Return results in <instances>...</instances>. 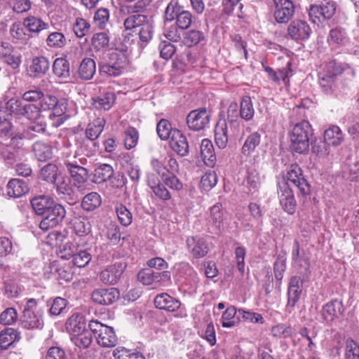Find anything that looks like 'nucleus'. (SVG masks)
Wrapping results in <instances>:
<instances>
[{"label": "nucleus", "mask_w": 359, "mask_h": 359, "mask_svg": "<svg viewBox=\"0 0 359 359\" xmlns=\"http://www.w3.org/2000/svg\"><path fill=\"white\" fill-rule=\"evenodd\" d=\"M17 334L12 328H6L0 332V350L11 347L16 340Z\"/></svg>", "instance_id": "obj_47"}, {"label": "nucleus", "mask_w": 359, "mask_h": 359, "mask_svg": "<svg viewBox=\"0 0 359 359\" xmlns=\"http://www.w3.org/2000/svg\"><path fill=\"white\" fill-rule=\"evenodd\" d=\"M43 310L37 306V301L27 299L21 317L22 326L26 329H41L43 326Z\"/></svg>", "instance_id": "obj_2"}, {"label": "nucleus", "mask_w": 359, "mask_h": 359, "mask_svg": "<svg viewBox=\"0 0 359 359\" xmlns=\"http://www.w3.org/2000/svg\"><path fill=\"white\" fill-rule=\"evenodd\" d=\"M50 62L45 57H36L32 60L30 66L31 72L34 74V76L43 75L49 69Z\"/></svg>", "instance_id": "obj_45"}, {"label": "nucleus", "mask_w": 359, "mask_h": 359, "mask_svg": "<svg viewBox=\"0 0 359 359\" xmlns=\"http://www.w3.org/2000/svg\"><path fill=\"white\" fill-rule=\"evenodd\" d=\"M308 280H303V276H292L289 281L287 287V309L289 312L293 309L299 302L302 292L303 283Z\"/></svg>", "instance_id": "obj_14"}, {"label": "nucleus", "mask_w": 359, "mask_h": 359, "mask_svg": "<svg viewBox=\"0 0 359 359\" xmlns=\"http://www.w3.org/2000/svg\"><path fill=\"white\" fill-rule=\"evenodd\" d=\"M186 243L189 252L194 258L203 257L209 251L208 244L205 239L198 236L188 237Z\"/></svg>", "instance_id": "obj_23"}, {"label": "nucleus", "mask_w": 359, "mask_h": 359, "mask_svg": "<svg viewBox=\"0 0 359 359\" xmlns=\"http://www.w3.org/2000/svg\"><path fill=\"white\" fill-rule=\"evenodd\" d=\"M210 117L211 114L206 108L192 110L187 116V126L194 131L204 130L209 126Z\"/></svg>", "instance_id": "obj_8"}, {"label": "nucleus", "mask_w": 359, "mask_h": 359, "mask_svg": "<svg viewBox=\"0 0 359 359\" xmlns=\"http://www.w3.org/2000/svg\"><path fill=\"white\" fill-rule=\"evenodd\" d=\"M41 111L51 110L49 117H60L65 114L67 107V102L65 99L58 100L56 97L53 95L43 94V97L40 101Z\"/></svg>", "instance_id": "obj_9"}, {"label": "nucleus", "mask_w": 359, "mask_h": 359, "mask_svg": "<svg viewBox=\"0 0 359 359\" xmlns=\"http://www.w3.org/2000/svg\"><path fill=\"white\" fill-rule=\"evenodd\" d=\"M18 319V313L14 308H7L0 314V323L3 325H12Z\"/></svg>", "instance_id": "obj_64"}, {"label": "nucleus", "mask_w": 359, "mask_h": 359, "mask_svg": "<svg viewBox=\"0 0 359 359\" xmlns=\"http://www.w3.org/2000/svg\"><path fill=\"white\" fill-rule=\"evenodd\" d=\"M40 178L48 182L54 183L57 179V167L53 163H48L40 170Z\"/></svg>", "instance_id": "obj_53"}, {"label": "nucleus", "mask_w": 359, "mask_h": 359, "mask_svg": "<svg viewBox=\"0 0 359 359\" xmlns=\"http://www.w3.org/2000/svg\"><path fill=\"white\" fill-rule=\"evenodd\" d=\"M222 325L224 327H232L236 325L241 318H238V311L233 306L227 307L222 316Z\"/></svg>", "instance_id": "obj_42"}, {"label": "nucleus", "mask_w": 359, "mask_h": 359, "mask_svg": "<svg viewBox=\"0 0 359 359\" xmlns=\"http://www.w3.org/2000/svg\"><path fill=\"white\" fill-rule=\"evenodd\" d=\"M105 120L104 118L98 117L89 123L86 127L85 134L88 140L90 141L94 147H97L96 140L102 133Z\"/></svg>", "instance_id": "obj_25"}, {"label": "nucleus", "mask_w": 359, "mask_h": 359, "mask_svg": "<svg viewBox=\"0 0 359 359\" xmlns=\"http://www.w3.org/2000/svg\"><path fill=\"white\" fill-rule=\"evenodd\" d=\"M32 151L39 161H46L53 156L52 147L42 141H36L32 144Z\"/></svg>", "instance_id": "obj_34"}, {"label": "nucleus", "mask_w": 359, "mask_h": 359, "mask_svg": "<svg viewBox=\"0 0 359 359\" xmlns=\"http://www.w3.org/2000/svg\"><path fill=\"white\" fill-rule=\"evenodd\" d=\"M126 268L123 262H117L105 268L100 275V280L104 284L114 285L118 282Z\"/></svg>", "instance_id": "obj_17"}, {"label": "nucleus", "mask_w": 359, "mask_h": 359, "mask_svg": "<svg viewBox=\"0 0 359 359\" xmlns=\"http://www.w3.org/2000/svg\"><path fill=\"white\" fill-rule=\"evenodd\" d=\"M175 129H172L171 123L166 119H161L157 124L156 132L158 137L165 140L173 136V132Z\"/></svg>", "instance_id": "obj_54"}, {"label": "nucleus", "mask_w": 359, "mask_h": 359, "mask_svg": "<svg viewBox=\"0 0 359 359\" xmlns=\"http://www.w3.org/2000/svg\"><path fill=\"white\" fill-rule=\"evenodd\" d=\"M291 264L298 276H303V280H309L311 270L310 260L305 251L300 248L299 242L295 240L291 252Z\"/></svg>", "instance_id": "obj_5"}, {"label": "nucleus", "mask_w": 359, "mask_h": 359, "mask_svg": "<svg viewBox=\"0 0 359 359\" xmlns=\"http://www.w3.org/2000/svg\"><path fill=\"white\" fill-rule=\"evenodd\" d=\"M312 135L313 129L308 121L304 120L294 125L289 133L292 152L302 154L308 151Z\"/></svg>", "instance_id": "obj_1"}, {"label": "nucleus", "mask_w": 359, "mask_h": 359, "mask_svg": "<svg viewBox=\"0 0 359 359\" xmlns=\"http://www.w3.org/2000/svg\"><path fill=\"white\" fill-rule=\"evenodd\" d=\"M144 6L145 5H143L142 2H137L133 8V14L124 20V22H147L149 21L147 17L145 15L140 13V10L142 9Z\"/></svg>", "instance_id": "obj_56"}, {"label": "nucleus", "mask_w": 359, "mask_h": 359, "mask_svg": "<svg viewBox=\"0 0 359 359\" xmlns=\"http://www.w3.org/2000/svg\"><path fill=\"white\" fill-rule=\"evenodd\" d=\"M120 296L119 291L114 287L99 288L91 294L92 300L99 304L109 305L116 302Z\"/></svg>", "instance_id": "obj_22"}, {"label": "nucleus", "mask_w": 359, "mask_h": 359, "mask_svg": "<svg viewBox=\"0 0 359 359\" xmlns=\"http://www.w3.org/2000/svg\"><path fill=\"white\" fill-rule=\"evenodd\" d=\"M224 211L222 206L219 203L214 205L210 209V215L208 218V222L217 231H220L223 227Z\"/></svg>", "instance_id": "obj_36"}, {"label": "nucleus", "mask_w": 359, "mask_h": 359, "mask_svg": "<svg viewBox=\"0 0 359 359\" xmlns=\"http://www.w3.org/2000/svg\"><path fill=\"white\" fill-rule=\"evenodd\" d=\"M287 31L292 39L299 40L308 39L311 29L309 24H290Z\"/></svg>", "instance_id": "obj_39"}, {"label": "nucleus", "mask_w": 359, "mask_h": 359, "mask_svg": "<svg viewBox=\"0 0 359 359\" xmlns=\"http://www.w3.org/2000/svg\"><path fill=\"white\" fill-rule=\"evenodd\" d=\"M336 4L329 1L323 6L311 5L308 11L309 16L312 22H322L330 20L335 13Z\"/></svg>", "instance_id": "obj_15"}, {"label": "nucleus", "mask_w": 359, "mask_h": 359, "mask_svg": "<svg viewBox=\"0 0 359 359\" xmlns=\"http://www.w3.org/2000/svg\"><path fill=\"white\" fill-rule=\"evenodd\" d=\"M66 215L65 208L54 202L46 212L43 215V218L39 223V228L43 231H47L60 224Z\"/></svg>", "instance_id": "obj_7"}, {"label": "nucleus", "mask_w": 359, "mask_h": 359, "mask_svg": "<svg viewBox=\"0 0 359 359\" xmlns=\"http://www.w3.org/2000/svg\"><path fill=\"white\" fill-rule=\"evenodd\" d=\"M215 141L217 147L224 149L228 143V126L225 119H219L215 128Z\"/></svg>", "instance_id": "obj_32"}, {"label": "nucleus", "mask_w": 359, "mask_h": 359, "mask_svg": "<svg viewBox=\"0 0 359 359\" xmlns=\"http://www.w3.org/2000/svg\"><path fill=\"white\" fill-rule=\"evenodd\" d=\"M118 222L124 226H129L133 222V214L130 210L121 203L115 206Z\"/></svg>", "instance_id": "obj_52"}, {"label": "nucleus", "mask_w": 359, "mask_h": 359, "mask_svg": "<svg viewBox=\"0 0 359 359\" xmlns=\"http://www.w3.org/2000/svg\"><path fill=\"white\" fill-rule=\"evenodd\" d=\"M324 140L330 146L337 147L344 141V134L337 126H331L324 132Z\"/></svg>", "instance_id": "obj_37"}, {"label": "nucleus", "mask_w": 359, "mask_h": 359, "mask_svg": "<svg viewBox=\"0 0 359 359\" xmlns=\"http://www.w3.org/2000/svg\"><path fill=\"white\" fill-rule=\"evenodd\" d=\"M217 183V175L215 172H206L201 177V184L205 191H209Z\"/></svg>", "instance_id": "obj_63"}, {"label": "nucleus", "mask_w": 359, "mask_h": 359, "mask_svg": "<svg viewBox=\"0 0 359 359\" xmlns=\"http://www.w3.org/2000/svg\"><path fill=\"white\" fill-rule=\"evenodd\" d=\"M0 58L13 69L18 68L21 62L20 54L7 41H0Z\"/></svg>", "instance_id": "obj_21"}, {"label": "nucleus", "mask_w": 359, "mask_h": 359, "mask_svg": "<svg viewBox=\"0 0 359 359\" xmlns=\"http://www.w3.org/2000/svg\"><path fill=\"white\" fill-rule=\"evenodd\" d=\"M129 63L127 54L110 53L108 62L100 61L98 62L99 69L101 73L110 76L121 75Z\"/></svg>", "instance_id": "obj_4"}, {"label": "nucleus", "mask_w": 359, "mask_h": 359, "mask_svg": "<svg viewBox=\"0 0 359 359\" xmlns=\"http://www.w3.org/2000/svg\"><path fill=\"white\" fill-rule=\"evenodd\" d=\"M276 22H288L294 13V6L290 0H273Z\"/></svg>", "instance_id": "obj_19"}, {"label": "nucleus", "mask_w": 359, "mask_h": 359, "mask_svg": "<svg viewBox=\"0 0 359 359\" xmlns=\"http://www.w3.org/2000/svg\"><path fill=\"white\" fill-rule=\"evenodd\" d=\"M124 144L127 149H130L136 146L139 139L138 131L133 127H128L124 131Z\"/></svg>", "instance_id": "obj_55"}, {"label": "nucleus", "mask_w": 359, "mask_h": 359, "mask_svg": "<svg viewBox=\"0 0 359 359\" xmlns=\"http://www.w3.org/2000/svg\"><path fill=\"white\" fill-rule=\"evenodd\" d=\"M101 197L97 192L86 194L82 200L81 207L85 211L91 212L100 206Z\"/></svg>", "instance_id": "obj_44"}, {"label": "nucleus", "mask_w": 359, "mask_h": 359, "mask_svg": "<svg viewBox=\"0 0 359 359\" xmlns=\"http://www.w3.org/2000/svg\"><path fill=\"white\" fill-rule=\"evenodd\" d=\"M91 260V255L87 250L80 249L72 258V262L76 266L82 268L86 266Z\"/></svg>", "instance_id": "obj_58"}, {"label": "nucleus", "mask_w": 359, "mask_h": 359, "mask_svg": "<svg viewBox=\"0 0 359 359\" xmlns=\"http://www.w3.org/2000/svg\"><path fill=\"white\" fill-rule=\"evenodd\" d=\"M238 318L243 319L244 321L252 323H264V318L259 313L247 311L243 309H239L238 311Z\"/></svg>", "instance_id": "obj_60"}, {"label": "nucleus", "mask_w": 359, "mask_h": 359, "mask_svg": "<svg viewBox=\"0 0 359 359\" xmlns=\"http://www.w3.org/2000/svg\"><path fill=\"white\" fill-rule=\"evenodd\" d=\"M88 327L95 335L99 345L109 348L117 344L118 338L112 327L104 325L98 320H90Z\"/></svg>", "instance_id": "obj_3"}, {"label": "nucleus", "mask_w": 359, "mask_h": 359, "mask_svg": "<svg viewBox=\"0 0 359 359\" xmlns=\"http://www.w3.org/2000/svg\"><path fill=\"white\" fill-rule=\"evenodd\" d=\"M20 115L29 120H36L40 116V109L33 104H22Z\"/></svg>", "instance_id": "obj_61"}, {"label": "nucleus", "mask_w": 359, "mask_h": 359, "mask_svg": "<svg viewBox=\"0 0 359 359\" xmlns=\"http://www.w3.org/2000/svg\"><path fill=\"white\" fill-rule=\"evenodd\" d=\"M113 355L116 359H145L143 354L137 350L123 347L116 348Z\"/></svg>", "instance_id": "obj_50"}, {"label": "nucleus", "mask_w": 359, "mask_h": 359, "mask_svg": "<svg viewBox=\"0 0 359 359\" xmlns=\"http://www.w3.org/2000/svg\"><path fill=\"white\" fill-rule=\"evenodd\" d=\"M170 139V144L173 151L181 156H185L189 154V144L187 137L180 130L175 129L173 132V136Z\"/></svg>", "instance_id": "obj_26"}, {"label": "nucleus", "mask_w": 359, "mask_h": 359, "mask_svg": "<svg viewBox=\"0 0 359 359\" xmlns=\"http://www.w3.org/2000/svg\"><path fill=\"white\" fill-rule=\"evenodd\" d=\"M278 194L280 204L283 210L289 215H293L297 208V201L295 200L293 191L287 182L278 184Z\"/></svg>", "instance_id": "obj_13"}, {"label": "nucleus", "mask_w": 359, "mask_h": 359, "mask_svg": "<svg viewBox=\"0 0 359 359\" xmlns=\"http://www.w3.org/2000/svg\"><path fill=\"white\" fill-rule=\"evenodd\" d=\"M46 24H13L10 29L13 38L26 40L32 36V33H37L46 28Z\"/></svg>", "instance_id": "obj_20"}, {"label": "nucleus", "mask_w": 359, "mask_h": 359, "mask_svg": "<svg viewBox=\"0 0 359 359\" xmlns=\"http://www.w3.org/2000/svg\"><path fill=\"white\" fill-rule=\"evenodd\" d=\"M92 333L93 332H91L90 330H85L83 332H81L78 335L71 337V340L79 348H86L92 343Z\"/></svg>", "instance_id": "obj_51"}, {"label": "nucleus", "mask_w": 359, "mask_h": 359, "mask_svg": "<svg viewBox=\"0 0 359 359\" xmlns=\"http://www.w3.org/2000/svg\"><path fill=\"white\" fill-rule=\"evenodd\" d=\"M95 71L96 65L94 60L90 57H85L80 63L78 75L81 79L88 81L93 78Z\"/></svg>", "instance_id": "obj_35"}, {"label": "nucleus", "mask_w": 359, "mask_h": 359, "mask_svg": "<svg viewBox=\"0 0 359 359\" xmlns=\"http://www.w3.org/2000/svg\"><path fill=\"white\" fill-rule=\"evenodd\" d=\"M93 107L98 110L107 111L111 108L116 100V95L113 92H105L92 98Z\"/></svg>", "instance_id": "obj_30"}, {"label": "nucleus", "mask_w": 359, "mask_h": 359, "mask_svg": "<svg viewBox=\"0 0 359 359\" xmlns=\"http://www.w3.org/2000/svg\"><path fill=\"white\" fill-rule=\"evenodd\" d=\"M65 164L73 180L74 186L79 191L83 192L85 190V184L88 179L87 169L79 165L76 161H67Z\"/></svg>", "instance_id": "obj_11"}, {"label": "nucleus", "mask_w": 359, "mask_h": 359, "mask_svg": "<svg viewBox=\"0 0 359 359\" xmlns=\"http://www.w3.org/2000/svg\"><path fill=\"white\" fill-rule=\"evenodd\" d=\"M261 135L257 132H254L246 138L241 151L245 156H249L254 152L256 148L260 144Z\"/></svg>", "instance_id": "obj_41"}, {"label": "nucleus", "mask_w": 359, "mask_h": 359, "mask_svg": "<svg viewBox=\"0 0 359 359\" xmlns=\"http://www.w3.org/2000/svg\"><path fill=\"white\" fill-rule=\"evenodd\" d=\"M53 184L57 193L62 195V198L69 201V204H74L79 201V197L76 195L69 178L59 177Z\"/></svg>", "instance_id": "obj_18"}, {"label": "nucleus", "mask_w": 359, "mask_h": 359, "mask_svg": "<svg viewBox=\"0 0 359 359\" xmlns=\"http://www.w3.org/2000/svg\"><path fill=\"white\" fill-rule=\"evenodd\" d=\"M201 156L205 164L209 167H213L216 156L212 142L208 139H203L201 143Z\"/></svg>", "instance_id": "obj_33"}, {"label": "nucleus", "mask_w": 359, "mask_h": 359, "mask_svg": "<svg viewBox=\"0 0 359 359\" xmlns=\"http://www.w3.org/2000/svg\"><path fill=\"white\" fill-rule=\"evenodd\" d=\"M192 17L189 11H184L178 3L174 0L171 1L167 6L165 11V20L166 21H174L175 22H191Z\"/></svg>", "instance_id": "obj_16"}, {"label": "nucleus", "mask_w": 359, "mask_h": 359, "mask_svg": "<svg viewBox=\"0 0 359 359\" xmlns=\"http://www.w3.org/2000/svg\"><path fill=\"white\" fill-rule=\"evenodd\" d=\"M154 304L156 308L168 311H175L180 309L181 302L167 293H162L156 295L154 299Z\"/></svg>", "instance_id": "obj_27"}, {"label": "nucleus", "mask_w": 359, "mask_h": 359, "mask_svg": "<svg viewBox=\"0 0 359 359\" xmlns=\"http://www.w3.org/2000/svg\"><path fill=\"white\" fill-rule=\"evenodd\" d=\"M29 191L27 184L22 180L11 179L6 185V194L10 198H20Z\"/></svg>", "instance_id": "obj_29"}, {"label": "nucleus", "mask_w": 359, "mask_h": 359, "mask_svg": "<svg viewBox=\"0 0 359 359\" xmlns=\"http://www.w3.org/2000/svg\"><path fill=\"white\" fill-rule=\"evenodd\" d=\"M286 180L287 181L283 182H287L289 185L290 183L294 185L302 195L307 196L310 194V184L304 178L302 168L299 165L296 163L290 165L287 172Z\"/></svg>", "instance_id": "obj_10"}, {"label": "nucleus", "mask_w": 359, "mask_h": 359, "mask_svg": "<svg viewBox=\"0 0 359 359\" xmlns=\"http://www.w3.org/2000/svg\"><path fill=\"white\" fill-rule=\"evenodd\" d=\"M140 25H142V27L138 30V35L142 41L148 42L152 38L153 34V27L150 24H123L124 29V36L125 37H128L129 36H133V32H136L137 28Z\"/></svg>", "instance_id": "obj_24"}, {"label": "nucleus", "mask_w": 359, "mask_h": 359, "mask_svg": "<svg viewBox=\"0 0 359 359\" xmlns=\"http://www.w3.org/2000/svg\"><path fill=\"white\" fill-rule=\"evenodd\" d=\"M137 278L140 282L145 285H151L153 284H163L170 281V274L168 271L161 272L155 271L151 268L142 269L137 274Z\"/></svg>", "instance_id": "obj_12"}, {"label": "nucleus", "mask_w": 359, "mask_h": 359, "mask_svg": "<svg viewBox=\"0 0 359 359\" xmlns=\"http://www.w3.org/2000/svg\"><path fill=\"white\" fill-rule=\"evenodd\" d=\"M190 24L185 27L179 26V24H171L170 26L165 28L164 35L165 36L172 41H178L181 36L184 34V30L187 29L189 27Z\"/></svg>", "instance_id": "obj_48"}, {"label": "nucleus", "mask_w": 359, "mask_h": 359, "mask_svg": "<svg viewBox=\"0 0 359 359\" xmlns=\"http://www.w3.org/2000/svg\"><path fill=\"white\" fill-rule=\"evenodd\" d=\"M344 359H359V344L352 339L346 341Z\"/></svg>", "instance_id": "obj_57"}, {"label": "nucleus", "mask_w": 359, "mask_h": 359, "mask_svg": "<svg viewBox=\"0 0 359 359\" xmlns=\"http://www.w3.org/2000/svg\"><path fill=\"white\" fill-rule=\"evenodd\" d=\"M183 36V42L187 46L197 44L203 37V33L196 29H190L187 32L184 30Z\"/></svg>", "instance_id": "obj_59"}, {"label": "nucleus", "mask_w": 359, "mask_h": 359, "mask_svg": "<svg viewBox=\"0 0 359 359\" xmlns=\"http://www.w3.org/2000/svg\"><path fill=\"white\" fill-rule=\"evenodd\" d=\"M55 201L49 196H36L31 201L32 206L39 215H43Z\"/></svg>", "instance_id": "obj_38"}, {"label": "nucleus", "mask_w": 359, "mask_h": 359, "mask_svg": "<svg viewBox=\"0 0 359 359\" xmlns=\"http://www.w3.org/2000/svg\"><path fill=\"white\" fill-rule=\"evenodd\" d=\"M65 327L67 332L71 337L78 335L79 333L86 330L83 316L79 313L72 315L67 319Z\"/></svg>", "instance_id": "obj_31"}, {"label": "nucleus", "mask_w": 359, "mask_h": 359, "mask_svg": "<svg viewBox=\"0 0 359 359\" xmlns=\"http://www.w3.org/2000/svg\"><path fill=\"white\" fill-rule=\"evenodd\" d=\"M343 309L342 302L338 299L332 300L324 305L321 309L322 318L327 323L332 322L341 313Z\"/></svg>", "instance_id": "obj_28"}, {"label": "nucleus", "mask_w": 359, "mask_h": 359, "mask_svg": "<svg viewBox=\"0 0 359 359\" xmlns=\"http://www.w3.org/2000/svg\"><path fill=\"white\" fill-rule=\"evenodd\" d=\"M17 135L12 137L10 144L0 143V158L6 165H13L18 161H21L25 155L22 145H19Z\"/></svg>", "instance_id": "obj_6"}, {"label": "nucleus", "mask_w": 359, "mask_h": 359, "mask_svg": "<svg viewBox=\"0 0 359 359\" xmlns=\"http://www.w3.org/2000/svg\"><path fill=\"white\" fill-rule=\"evenodd\" d=\"M319 84L327 94L333 93L337 90L335 78L331 75H325L320 79Z\"/></svg>", "instance_id": "obj_62"}, {"label": "nucleus", "mask_w": 359, "mask_h": 359, "mask_svg": "<svg viewBox=\"0 0 359 359\" xmlns=\"http://www.w3.org/2000/svg\"><path fill=\"white\" fill-rule=\"evenodd\" d=\"M53 70L58 78L67 79L70 76L69 63L63 57H58L54 61Z\"/></svg>", "instance_id": "obj_43"}, {"label": "nucleus", "mask_w": 359, "mask_h": 359, "mask_svg": "<svg viewBox=\"0 0 359 359\" xmlns=\"http://www.w3.org/2000/svg\"><path fill=\"white\" fill-rule=\"evenodd\" d=\"M46 124L44 122H32L22 133L19 135V140L24 138H33L38 134H42L46 131Z\"/></svg>", "instance_id": "obj_40"}, {"label": "nucleus", "mask_w": 359, "mask_h": 359, "mask_svg": "<svg viewBox=\"0 0 359 359\" xmlns=\"http://www.w3.org/2000/svg\"><path fill=\"white\" fill-rule=\"evenodd\" d=\"M114 175V169L109 164H102L95 170L94 177L97 183L110 180Z\"/></svg>", "instance_id": "obj_49"}, {"label": "nucleus", "mask_w": 359, "mask_h": 359, "mask_svg": "<svg viewBox=\"0 0 359 359\" xmlns=\"http://www.w3.org/2000/svg\"><path fill=\"white\" fill-rule=\"evenodd\" d=\"M239 114L241 118L245 121H250L255 114V109L251 98L245 96L242 98L240 104Z\"/></svg>", "instance_id": "obj_46"}]
</instances>
